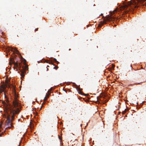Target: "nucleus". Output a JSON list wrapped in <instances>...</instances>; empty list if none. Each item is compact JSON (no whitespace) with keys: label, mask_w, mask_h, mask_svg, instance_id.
<instances>
[{"label":"nucleus","mask_w":146,"mask_h":146,"mask_svg":"<svg viewBox=\"0 0 146 146\" xmlns=\"http://www.w3.org/2000/svg\"><path fill=\"white\" fill-rule=\"evenodd\" d=\"M46 95H47V94H46ZM47 96V97H45V98H44V100H46L47 99V98L48 97V96Z\"/></svg>","instance_id":"9"},{"label":"nucleus","mask_w":146,"mask_h":146,"mask_svg":"<svg viewBox=\"0 0 146 146\" xmlns=\"http://www.w3.org/2000/svg\"><path fill=\"white\" fill-rule=\"evenodd\" d=\"M47 67H49V66L48 65V66H47Z\"/></svg>","instance_id":"15"},{"label":"nucleus","mask_w":146,"mask_h":146,"mask_svg":"<svg viewBox=\"0 0 146 146\" xmlns=\"http://www.w3.org/2000/svg\"><path fill=\"white\" fill-rule=\"evenodd\" d=\"M44 104H45V103L44 102H43L42 103V104L41 106L40 109V110H41V109L42 108L43 106L44 105Z\"/></svg>","instance_id":"10"},{"label":"nucleus","mask_w":146,"mask_h":146,"mask_svg":"<svg viewBox=\"0 0 146 146\" xmlns=\"http://www.w3.org/2000/svg\"><path fill=\"white\" fill-rule=\"evenodd\" d=\"M128 110L127 109H125V110L122 112V114H123V115L127 111H128Z\"/></svg>","instance_id":"8"},{"label":"nucleus","mask_w":146,"mask_h":146,"mask_svg":"<svg viewBox=\"0 0 146 146\" xmlns=\"http://www.w3.org/2000/svg\"><path fill=\"white\" fill-rule=\"evenodd\" d=\"M71 50V49H69V50Z\"/></svg>","instance_id":"19"},{"label":"nucleus","mask_w":146,"mask_h":146,"mask_svg":"<svg viewBox=\"0 0 146 146\" xmlns=\"http://www.w3.org/2000/svg\"><path fill=\"white\" fill-rule=\"evenodd\" d=\"M55 62V58H54L53 60H52V59H50V60H49L48 62H47L48 63L50 64H51V65H53L54 66V67H53V69H55V65L54 64V63Z\"/></svg>","instance_id":"5"},{"label":"nucleus","mask_w":146,"mask_h":146,"mask_svg":"<svg viewBox=\"0 0 146 146\" xmlns=\"http://www.w3.org/2000/svg\"><path fill=\"white\" fill-rule=\"evenodd\" d=\"M13 63L14 65V66L13 67L14 69H16V71H18L17 68H18L21 72V76L22 77H24L26 71L28 70V65L25 63H24V66H21V64L20 63H19L18 64L17 62H13Z\"/></svg>","instance_id":"3"},{"label":"nucleus","mask_w":146,"mask_h":146,"mask_svg":"<svg viewBox=\"0 0 146 146\" xmlns=\"http://www.w3.org/2000/svg\"><path fill=\"white\" fill-rule=\"evenodd\" d=\"M20 119H18V121H19Z\"/></svg>","instance_id":"20"},{"label":"nucleus","mask_w":146,"mask_h":146,"mask_svg":"<svg viewBox=\"0 0 146 146\" xmlns=\"http://www.w3.org/2000/svg\"><path fill=\"white\" fill-rule=\"evenodd\" d=\"M58 68V66H57L55 65V70H57Z\"/></svg>","instance_id":"13"},{"label":"nucleus","mask_w":146,"mask_h":146,"mask_svg":"<svg viewBox=\"0 0 146 146\" xmlns=\"http://www.w3.org/2000/svg\"><path fill=\"white\" fill-rule=\"evenodd\" d=\"M58 137L59 139L60 140L62 139L61 137L59 135H58Z\"/></svg>","instance_id":"11"},{"label":"nucleus","mask_w":146,"mask_h":146,"mask_svg":"<svg viewBox=\"0 0 146 146\" xmlns=\"http://www.w3.org/2000/svg\"><path fill=\"white\" fill-rule=\"evenodd\" d=\"M116 19L114 17L111 16H108L106 17L103 19V21H101L100 24L98 26L100 28L104 24H106L107 21H115Z\"/></svg>","instance_id":"4"},{"label":"nucleus","mask_w":146,"mask_h":146,"mask_svg":"<svg viewBox=\"0 0 146 146\" xmlns=\"http://www.w3.org/2000/svg\"><path fill=\"white\" fill-rule=\"evenodd\" d=\"M113 67H114V65H113Z\"/></svg>","instance_id":"17"},{"label":"nucleus","mask_w":146,"mask_h":146,"mask_svg":"<svg viewBox=\"0 0 146 146\" xmlns=\"http://www.w3.org/2000/svg\"><path fill=\"white\" fill-rule=\"evenodd\" d=\"M11 50V51H13V52H15L17 54H18V53L19 52V51H18V50L16 48H12Z\"/></svg>","instance_id":"6"},{"label":"nucleus","mask_w":146,"mask_h":146,"mask_svg":"<svg viewBox=\"0 0 146 146\" xmlns=\"http://www.w3.org/2000/svg\"><path fill=\"white\" fill-rule=\"evenodd\" d=\"M139 84V83H138L137 84Z\"/></svg>","instance_id":"16"},{"label":"nucleus","mask_w":146,"mask_h":146,"mask_svg":"<svg viewBox=\"0 0 146 146\" xmlns=\"http://www.w3.org/2000/svg\"><path fill=\"white\" fill-rule=\"evenodd\" d=\"M56 63L57 64H58L59 62H58L55 59V63Z\"/></svg>","instance_id":"12"},{"label":"nucleus","mask_w":146,"mask_h":146,"mask_svg":"<svg viewBox=\"0 0 146 146\" xmlns=\"http://www.w3.org/2000/svg\"><path fill=\"white\" fill-rule=\"evenodd\" d=\"M131 67L132 68V67L131 65Z\"/></svg>","instance_id":"18"},{"label":"nucleus","mask_w":146,"mask_h":146,"mask_svg":"<svg viewBox=\"0 0 146 146\" xmlns=\"http://www.w3.org/2000/svg\"><path fill=\"white\" fill-rule=\"evenodd\" d=\"M7 102V103L4 102L3 103L4 111L7 114L6 125L9 126L6 129L13 127L11 121L14 119L15 114L19 113L20 111L19 108H17L19 105L17 99L13 101V105L9 103V101Z\"/></svg>","instance_id":"1"},{"label":"nucleus","mask_w":146,"mask_h":146,"mask_svg":"<svg viewBox=\"0 0 146 146\" xmlns=\"http://www.w3.org/2000/svg\"><path fill=\"white\" fill-rule=\"evenodd\" d=\"M38 30V28L36 29H35V31H37Z\"/></svg>","instance_id":"14"},{"label":"nucleus","mask_w":146,"mask_h":146,"mask_svg":"<svg viewBox=\"0 0 146 146\" xmlns=\"http://www.w3.org/2000/svg\"><path fill=\"white\" fill-rule=\"evenodd\" d=\"M146 0H131L126 4H124L120 8L117 7L116 9L111 12L112 15L115 13L119 12L120 15L123 16L125 14L128 13L129 12H132L134 9H136L140 5H143V2Z\"/></svg>","instance_id":"2"},{"label":"nucleus","mask_w":146,"mask_h":146,"mask_svg":"<svg viewBox=\"0 0 146 146\" xmlns=\"http://www.w3.org/2000/svg\"><path fill=\"white\" fill-rule=\"evenodd\" d=\"M53 89V88H51L48 90V93L50 94V93H51L52 92V90Z\"/></svg>","instance_id":"7"}]
</instances>
